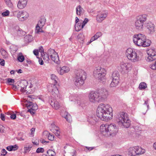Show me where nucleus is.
I'll use <instances>...</instances> for the list:
<instances>
[{
    "instance_id": "nucleus-57",
    "label": "nucleus",
    "mask_w": 156,
    "mask_h": 156,
    "mask_svg": "<svg viewBox=\"0 0 156 156\" xmlns=\"http://www.w3.org/2000/svg\"><path fill=\"white\" fill-rule=\"evenodd\" d=\"M33 53L34 55L37 56L38 55V52L37 51L34 50L33 51Z\"/></svg>"
},
{
    "instance_id": "nucleus-1",
    "label": "nucleus",
    "mask_w": 156,
    "mask_h": 156,
    "mask_svg": "<svg viewBox=\"0 0 156 156\" xmlns=\"http://www.w3.org/2000/svg\"><path fill=\"white\" fill-rule=\"evenodd\" d=\"M112 108L109 105L101 103L97 108L96 115L101 120L108 121L112 119Z\"/></svg>"
},
{
    "instance_id": "nucleus-32",
    "label": "nucleus",
    "mask_w": 156,
    "mask_h": 156,
    "mask_svg": "<svg viewBox=\"0 0 156 156\" xmlns=\"http://www.w3.org/2000/svg\"><path fill=\"white\" fill-rule=\"evenodd\" d=\"M6 115L10 116V118L12 119H15L16 118V115L14 113L12 112H8L6 113Z\"/></svg>"
},
{
    "instance_id": "nucleus-7",
    "label": "nucleus",
    "mask_w": 156,
    "mask_h": 156,
    "mask_svg": "<svg viewBox=\"0 0 156 156\" xmlns=\"http://www.w3.org/2000/svg\"><path fill=\"white\" fill-rule=\"evenodd\" d=\"M106 74L105 69L101 67L98 66L95 68L93 72V76L99 81H103L105 79Z\"/></svg>"
},
{
    "instance_id": "nucleus-8",
    "label": "nucleus",
    "mask_w": 156,
    "mask_h": 156,
    "mask_svg": "<svg viewBox=\"0 0 156 156\" xmlns=\"http://www.w3.org/2000/svg\"><path fill=\"white\" fill-rule=\"evenodd\" d=\"M125 55L127 58L132 62L139 60V56L137 55L136 50L133 48H128L126 51Z\"/></svg>"
},
{
    "instance_id": "nucleus-59",
    "label": "nucleus",
    "mask_w": 156,
    "mask_h": 156,
    "mask_svg": "<svg viewBox=\"0 0 156 156\" xmlns=\"http://www.w3.org/2000/svg\"><path fill=\"white\" fill-rule=\"evenodd\" d=\"M144 104V105H147V108H149V104H148V101L147 100V101H145Z\"/></svg>"
},
{
    "instance_id": "nucleus-33",
    "label": "nucleus",
    "mask_w": 156,
    "mask_h": 156,
    "mask_svg": "<svg viewBox=\"0 0 156 156\" xmlns=\"http://www.w3.org/2000/svg\"><path fill=\"white\" fill-rule=\"evenodd\" d=\"M75 27L76 30L77 31H79L83 28L82 27V25H81V23L75 24Z\"/></svg>"
},
{
    "instance_id": "nucleus-45",
    "label": "nucleus",
    "mask_w": 156,
    "mask_h": 156,
    "mask_svg": "<svg viewBox=\"0 0 156 156\" xmlns=\"http://www.w3.org/2000/svg\"><path fill=\"white\" fill-rule=\"evenodd\" d=\"M94 148V147H86L84 149V150L86 152H87V151H90L92 150H93Z\"/></svg>"
},
{
    "instance_id": "nucleus-37",
    "label": "nucleus",
    "mask_w": 156,
    "mask_h": 156,
    "mask_svg": "<svg viewBox=\"0 0 156 156\" xmlns=\"http://www.w3.org/2000/svg\"><path fill=\"white\" fill-rule=\"evenodd\" d=\"M147 87V84L144 82L141 83L139 84V88L140 90L144 89Z\"/></svg>"
},
{
    "instance_id": "nucleus-15",
    "label": "nucleus",
    "mask_w": 156,
    "mask_h": 156,
    "mask_svg": "<svg viewBox=\"0 0 156 156\" xmlns=\"http://www.w3.org/2000/svg\"><path fill=\"white\" fill-rule=\"evenodd\" d=\"M29 16L28 13L25 11L19 12L17 15V17L20 21H24L27 20Z\"/></svg>"
},
{
    "instance_id": "nucleus-41",
    "label": "nucleus",
    "mask_w": 156,
    "mask_h": 156,
    "mask_svg": "<svg viewBox=\"0 0 156 156\" xmlns=\"http://www.w3.org/2000/svg\"><path fill=\"white\" fill-rule=\"evenodd\" d=\"M4 1L8 7H12V4L10 0H4Z\"/></svg>"
},
{
    "instance_id": "nucleus-52",
    "label": "nucleus",
    "mask_w": 156,
    "mask_h": 156,
    "mask_svg": "<svg viewBox=\"0 0 156 156\" xmlns=\"http://www.w3.org/2000/svg\"><path fill=\"white\" fill-rule=\"evenodd\" d=\"M5 64V60L2 59L0 58V64L2 66H4Z\"/></svg>"
},
{
    "instance_id": "nucleus-64",
    "label": "nucleus",
    "mask_w": 156,
    "mask_h": 156,
    "mask_svg": "<svg viewBox=\"0 0 156 156\" xmlns=\"http://www.w3.org/2000/svg\"><path fill=\"white\" fill-rule=\"evenodd\" d=\"M153 147L154 149L156 150V142L154 144Z\"/></svg>"
},
{
    "instance_id": "nucleus-51",
    "label": "nucleus",
    "mask_w": 156,
    "mask_h": 156,
    "mask_svg": "<svg viewBox=\"0 0 156 156\" xmlns=\"http://www.w3.org/2000/svg\"><path fill=\"white\" fill-rule=\"evenodd\" d=\"M12 150L13 151H15L17 150L18 148V147L16 145H11Z\"/></svg>"
},
{
    "instance_id": "nucleus-50",
    "label": "nucleus",
    "mask_w": 156,
    "mask_h": 156,
    "mask_svg": "<svg viewBox=\"0 0 156 156\" xmlns=\"http://www.w3.org/2000/svg\"><path fill=\"white\" fill-rule=\"evenodd\" d=\"M7 152L5 149H2L1 151V156H5L7 154Z\"/></svg>"
},
{
    "instance_id": "nucleus-23",
    "label": "nucleus",
    "mask_w": 156,
    "mask_h": 156,
    "mask_svg": "<svg viewBox=\"0 0 156 156\" xmlns=\"http://www.w3.org/2000/svg\"><path fill=\"white\" fill-rule=\"evenodd\" d=\"M136 156H139L144 154L146 150L140 147L136 146Z\"/></svg>"
},
{
    "instance_id": "nucleus-21",
    "label": "nucleus",
    "mask_w": 156,
    "mask_h": 156,
    "mask_svg": "<svg viewBox=\"0 0 156 156\" xmlns=\"http://www.w3.org/2000/svg\"><path fill=\"white\" fill-rule=\"evenodd\" d=\"M69 71V68L67 66H63L61 68H59L57 69L58 73L61 75H62L64 73H68Z\"/></svg>"
},
{
    "instance_id": "nucleus-26",
    "label": "nucleus",
    "mask_w": 156,
    "mask_h": 156,
    "mask_svg": "<svg viewBox=\"0 0 156 156\" xmlns=\"http://www.w3.org/2000/svg\"><path fill=\"white\" fill-rule=\"evenodd\" d=\"M144 24H145V23L140 22L139 21L136 20L135 25L136 29L139 30H141L143 29Z\"/></svg>"
},
{
    "instance_id": "nucleus-34",
    "label": "nucleus",
    "mask_w": 156,
    "mask_h": 156,
    "mask_svg": "<svg viewBox=\"0 0 156 156\" xmlns=\"http://www.w3.org/2000/svg\"><path fill=\"white\" fill-rule=\"evenodd\" d=\"M64 114L65 115H66L65 118L66 120L69 122H71L72 121V117L71 115L67 112H65Z\"/></svg>"
},
{
    "instance_id": "nucleus-11",
    "label": "nucleus",
    "mask_w": 156,
    "mask_h": 156,
    "mask_svg": "<svg viewBox=\"0 0 156 156\" xmlns=\"http://www.w3.org/2000/svg\"><path fill=\"white\" fill-rule=\"evenodd\" d=\"M49 91L54 97L56 98H60V94L58 89L55 84H52L51 86L48 88Z\"/></svg>"
},
{
    "instance_id": "nucleus-60",
    "label": "nucleus",
    "mask_w": 156,
    "mask_h": 156,
    "mask_svg": "<svg viewBox=\"0 0 156 156\" xmlns=\"http://www.w3.org/2000/svg\"><path fill=\"white\" fill-rule=\"evenodd\" d=\"M10 85H12V84H10ZM12 88L14 90H16L17 89V86H16V85H12Z\"/></svg>"
},
{
    "instance_id": "nucleus-48",
    "label": "nucleus",
    "mask_w": 156,
    "mask_h": 156,
    "mask_svg": "<svg viewBox=\"0 0 156 156\" xmlns=\"http://www.w3.org/2000/svg\"><path fill=\"white\" fill-rule=\"evenodd\" d=\"M9 11L8 10H7L5 12H2V15L3 17L7 16L9 15Z\"/></svg>"
},
{
    "instance_id": "nucleus-53",
    "label": "nucleus",
    "mask_w": 156,
    "mask_h": 156,
    "mask_svg": "<svg viewBox=\"0 0 156 156\" xmlns=\"http://www.w3.org/2000/svg\"><path fill=\"white\" fill-rule=\"evenodd\" d=\"M0 118L2 121H4L5 120V116L4 114L1 113L0 114Z\"/></svg>"
},
{
    "instance_id": "nucleus-55",
    "label": "nucleus",
    "mask_w": 156,
    "mask_h": 156,
    "mask_svg": "<svg viewBox=\"0 0 156 156\" xmlns=\"http://www.w3.org/2000/svg\"><path fill=\"white\" fill-rule=\"evenodd\" d=\"M6 148L7 150L9 151H12L11 145L7 147Z\"/></svg>"
},
{
    "instance_id": "nucleus-28",
    "label": "nucleus",
    "mask_w": 156,
    "mask_h": 156,
    "mask_svg": "<svg viewBox=\"0 0 156 156\" xmlns=\"http://www.w3.org/2000/svg\"><path fill=\"white\" fill-rule=\"evenodd\" d=\"M119 72L117 71H115L113 72L112 74V80H119Z\"/></svg>"
},
{
    "instance_id": "nucleus-62",
    "label": "nucleus",
    "mask_w": 156,
    "mask_h": 156,
    "mask_svg": "<svg viewBox=\"0 0 156 156\" xmlns=\"http://www.w3.org/2000/svg\"><path fill=\"white\" fill-rule=\"evenodd\" d=\"M79 21V19L78 18L76 17L75 18V24L78 23V22Z\"/></svg>"
},
{
    "instance_id": "nucleus-16",
    "label": "nucleus",
    "mask_w": 156,
    "mask_h": 156,
    "mask_svg": "<svg viewBox=\"0 0 156 156\" xmlns=\"http://www.w3.org/2000/svg\"><path fill=\"white\" fill-rule=\"evenodd\" d=\"M107 16V12L105 11H102L99 12L97 16L96 19L98 22L101 23L106 18Z\"/></svg>"
},
{
    "instance_id": "nucleus-31",
    "label": "nucleus",
    "mask_w": 156,
    "mask_h": 156,
    "mask_svg": "<svg viewBox=\"0 0 156 156\" xmlns=\"http://www.w3.org/2000/svg\"><path fill=\"white\" fill-rule=\"evenodd\" d=\"M119 83V81L112 80V81L110 84V86L111 87H115L118 85Z\"/></svg>"
},
{
    "instance_id": "nucleus-43",
    "label": "nucleus",
    "mask_w": 156,
    "mask_h": 156,
    "mask_svg": "<svg viewBox=\"0 0 156 156\" xmlns=\"http://www.w3.org/2000/svg\"><path fill=\"white\" fill-rule=\"evenodd\" d=\"M77 104L79 106L82 107L84 105V102L81 100H78L77 101Z\"/></svg>"
},
{
    "instance_id": "nucleus-35",
    "label": "nucleus",
    "mask_w": 156,
    "mask_h": 156,
    "mask_svg": "<svg viewBox=\"0 0 156 156\" xmlns=\"http://www.w3.org/2000/svg\"><path fill=\"white\" fill-rule=\"evenodd\" d=\"M25 40L28 42H31L33 39L32 36L30 35H27L25 37Z\"/></svg>"
},
{
    "instance_id": "nucleus-10",
    "label": "nucleus",
    "mask_w": 156,
    "mask_h": 156,
    "mask_svg": "<svg viewBox=\"0 0 156 156\" xmlns=\"http://www.w3.org/2000/svg\"><path fill=\"white\" fill-rule=\"evenodd\" d=\"M48 53L53 61L58 64L60 63V61L59 60L58 54L54 49H49L48 50Z\"/></svg>"
},
{
    "instance_id": "nucleus-13",
    "label": "nucleus",
    "mask_w": 156,
    "mask_h": 156,
    "mask_svg": "<svg viewBox=\"0 0 156 156\" xmlns=\"http://www.w3.org/2000/svg\"><path fill=\"white\" fill-rule=\"evenodd\" d=\"M26 105L28 109L27 111L30 112L31 114H34L35 113V111L38 109L37 105L31 102H28L26 104Z\"/></svg>"
},
{
    "instance_id": "nucleus-39",
    "label": "nucleus",
    "mask_w": 156,
    "mask_h": 156,
    "mask_svg": "<svg viewBox=\"0 0 156 156\" xmlns=\"http://www.w3.org/2000/svg\"><path fill=\"white\" fill-rule=\"evenodd\" d=\"M48 156H55V152L52 150L49 149L47 151Z\"/></svg>"
},
{
    "instance_id": "nucleus-38",
    "label": "nucleus",
    "mask_w": 156,
    "mask_h": 156,
    "mask_svg": "<svg viewBox=\"0 0 156 156\" xmlns=\"http://www.w3.org/2000/svg\"><path fill=\"white\" fill-rule=\"evenodd\" d=\"M1 55L3 58H6L8 57V54L4 50H3L1 51Z\"/></svg>"
},
{
    "instance_id": "nucleus-42",
    "label": "nucleus",
    "mask_w": 156,
    "mask_h": 156,
    "mask_svg": "<svg viewBox=\"0 0 156 156\" xmlns=\"http://www.w3.org/2000/svg\"><path fill=\"white\" fill-rule=\"evenodd\" d=\"M149 67L153 70H156V61L154 63L150 65Z\"/></svg>"
},
{
    "instance_id": "nucleus-56",
    "label": "nucleus",
    "mask_w": 156,
    "mask_h": 156,
    "mask_svg": "<svg viewBox=\"0 0 156 156\" xmlns=\"http://www.w3.org/2000/svg\"><path fill=\"white\" fill-rule=\"evenodd\" d=\"M39 64L41 65H43L44 64V62L42 59H39Z\"/></svg>"
},
{
    "instance_id": "nucleus-46",
    "label": "nucleus",
    "mask_w": 156,
    "mask_h": 156,
    "mask_svg": "<svg viewBox=\"0 0 156 156\" xmlns=\"http://www.w3.org/2000/svg\"><path fill=\"white\" fill-rule=\"evenodd\" d=\"M48 139L51 141H52L54 139V135L53 134H51L50 133H49L48 135Z\"/></svg>"
},
{
    "instance_id": "nucleus-22",
    "label": "nucleus",
    "mask_w": 156,
    "mask_h": 156,
    "mask_svg": "<svg viewBox=\"0 0 156 156\" xmlns=\"http://www.w3.org/2000/svg\"><path fill=\"white\" fill-rule=\"evenodd\" d=\"M128 154L131 156H136V146L130 147L128 150Z\"/></svg>"
},
{
    "instance_id": "nucleus-14",
    "label": "nucleus",
    "mask_w": 156,
    "mask_h": 156,
    "mask_svg": "<svg viewBox=\"0 0 156 156\" xmlns=\"http://www.w3.org/2000/svg\"><path fill=\"white\" fill-rule=\"evenodd\" d=\"M46 22V20L44 18L41 19L38 21L36 27V30L35 32L36 34H38L39 32H44L43 30H41V28L44 26Z\"/></svg>"
},
{
    "instance_id": "nucleus-2",
    "label": "nucleus",
    "mask_w": 156,
    "mask_h": 156,
    "mask_svg": "<svg viewBox=\"0 0 156 156\" xmlns=\"http://www.w3.org/2000/svg\"><path fill=\"white\" fill-rule=\"evenodd\" d=\"M108 95V91L105 89L101 88L96 91H91L89 94L88 98L90 102L100 103L105 101Z\"/></svg>"
},
{
    "instance_id": "nucleus-47",
    "label": "nucleus",
    "mask_w": 156,
    "mask_h": 156,
    "mask_svg": "<svg viewBox=\"0 0 156 156\" xmlns=\"http://www.w3.org/2000/svg\"><path fill=\"white\" fill-rule=\"evenodd\" d=\"M88 20L87 18H85L84 19V20L83 21L82 23V27H84V26L85 25L87 24V23L88 22Z\"/></svg>"
},
{
    "instance_id": "nucleus-12",
    "label": "nucleus",
    "mask_w": 156,
    "mask_h": 156,
    "mask_svg": "<svg viewBox=\"0 0 156 156\" xmlns=\"http://www.w3.org/2000/svg\"><path fill=\"white\" fill-rule=\"evenodd\" d=\"M148 55L146 59L147 61L152 62L156 59V51L155 49H150L147 51Z\"/></svg>"
},
{
    "instance_id": "nucleus-29",
    "label": "nucleus",
    "mask_w": 156,
    "mask_h": 156,
    "mask_svg": "<svg viewBox=\"0 0 156 156\" xmlns=\"http://www.w3.org/2000/svg\"><path fill=\"white\" fill-rule=\"evenodd\" d=\"M51 105L55 109H58L60 106V104L57 101H51Z\"/></svg>"
},
{
    "instance_id": "nucleus-19",
    "label": "nucleus",
    "mask_w": 156,
    "mask_h": 156,
    "mask_svg": "<svg viewBox=\"0 0 156 156\" xmlns=\"http://www.w3.org/2000/svg\"><path fill=\"white\" fill-rule=\"evenodd\" d=\"M28 0H19L17 5V7L20 9H22L27 6Z\"/></svg>"
},
{
    "instance_id": "nucleus-30",
    "label": "nucleus",
    "mask_w": 156,
    "mask_h": 156,
    "mask_svg": "<svg viewBox=\"0 0 156 156\" xmlns=\"http://www.w3.org/2000/svg\"><path fill=\"white\" fill-rule=\"evenodd\" d=\"M32 147V145H26L24 147V153L26 154L29 152L30 150V149Z\"/></svg>"
},
{
    "instance_id": "nucleus-36",
    "label": "nucleus",
    "mask_w": 156,
    "mask_h": 156,
    "mask_svg": "<svg viewBox=\"0 0 156 156\" xmlns=\"http://www.w3.org/2000/svg\"><path fill=\"white\" fill-rule=\"evenodd\" d=\"M43 54H44V55H43V54H42V57L44 60H45L47 61H48L49 59V55L48 53H43Z\"/></svg>"
},
{
    "instance_id": "nucleus-25",
    "label": "nucleus",
    "mask_w": 156,
    "mask_h": 156,
    "mask_svg": "<svg viewBox=\"0 0 156 156\" xmlns=\"http://www.w3.org/2000/svg\"><path fill=\"white\" fill-rule=\"evenodd\" d=\"M52 128L50 129L51 131L57 136H59L60 134V131L59 130V128L55 126L54 125H51Z\"/></svg>"
},
{
    "instance_id": "nucleus-27",
    "label": "nucleus",
    "mask_w": 156,
    "mask_h": 156,
    "mask_svg": "<svg viewBox=\"0 0 156 156\" xmlns=\"http://www.w3.org/2000/svg\"><path fill=\"white\" fill-rule=\"evenodd\" d=\"M102 35V34L101 32H97L94 35L93 37H91L89 44L90 43H91L93 41L97 40L98 38L101 36Z\"/></svg>"
},
{
    "instance_id": "nucleus-40",
    "label": "nucleus",
    "mask_w": 156,
    "mask_h": 156,
    "mask_svg": "<svg viewBox=\"0 0 156 156\" xmlns=\"http://www.w3.org/2000/svg\"><path fill=\"white\" fill-rule=\"evenodd\" d=\"M51 80L54 81V84H55L57 83V80H58V78L54 74H52L51 75Z\"/></svg>"
},
{
    "instance_id": "nucleus-6",
    "label": "nucleus",
    "mask_w": 156,
    "mask_h": 156,
    "mask_svg": "<svg viewBox=\"0 0 156 156\" xmlns=\"http://www.w3.org/2000/svg\"><path fill=\"white\" fill-rule=\"evenodd\" d=\"M86 78V73L84 71L79 69L77 71L75 78L74 84L77 87L83 85Z\"/></svg>"
},
{
    "instance_id": "nucleus-17",
    "label": "nucleus",
    "mask_w": 156,
    "mask_h": 156,
    "mask_svg": "<svg viewBox=\"0 0 156 156\" xmlns=\"http://www.w3.org/2000/svg\"><path fill=\"white\" fill-rule=\"evenodd\" d=\"M27 85V82L25 80H21L18 84V86L19 88H20V91L23 92H25L27 91L26 90Z\"/></svg>"
},
{
    "instance_id": "nucleus-58",
    "label": "nucleus",
    "mask_w": 156,
    "mask_h": 156,
    "mask_svg": "<svg viewBox=\"0 0 156 156\" xmlns=\"http://www.w3.org/2000/svg\"><path fill=\"white\" fill-rule=\"evenodd\" d=\"M72 156H75L76 154V151L75 150H73V152L72 153Z\"/></svg>"
},
{
    "instance_id": "nucleus-61",
    "label": "nucleus",
    "mask_w": 156,
    "mask_h": 156,
    "mask_svg": "<svg viewBox=\"0 0 156 156\" xmlns=\"http://www.w3.org/2000/svg\"><path fill=\"white\" fill-rule=\"evenodd\" d=\"M31 134L32 135L34 133V132L35 131V129L34 128H32L31 129Z\"/></svg>"
},
{
    "instance_id": "nucleus-24",
    "label": "nucleus",
    "mask_w": 156,
    "mask_h": 156,
    "mask_svg": "<svg viewBox=\"0 0 156 156\" xmlns=\"http://www.w3.org/2000/svg\"><path fill=\"white\" fill-rule=\"evenodd\" d=\"M76 14L78 16H81L83 14L84 10L81 5H79L76 8Z\"/></svg>"
},
{
    "instance_id": "nucleus-3",
    "label": "nucleus",
    "mask_w": 156,
    "mask_h": 156,
    "mask_svg": "<svg viewBox=\"0 0 156 156\" xmlns=\"http://www.w3.org/2000/svg\"><path fill=\"white\" fill-rule=\"evenodd\" d=\"M133 41L136 46L143 47L150 46L151 43L150 40L146 39L144 34H141L134 35L133 37Z\"/></svg>"
},
{
    "instance_id": "nucleus-49",
    "label": "nucleus",
    "mask_w": 156,
    "mask_h": 156,
    "mask_svg": "<svg viewBox=\"0 0 156 156\" xmlns=\"http://www.w3.org/2000/svg\"><path fill=\"white\" fill-rule=\"evenodd\" d=\"M44 151V149L43 148H38L36 150L37 153H43Z\"/></svg>"
},
{
    "instance_id": "nucleus-54",
    "label": "nucleus",
    "mask_w": 156,
    "mask_h": 156,
    "mask_svg": "<svg viewBox=\"0 0 156 156\" xmlns=\"http://www.w3.org/2000/svg\"><path fill=\"white\" fill-rule=\"evenodd\" d=\"M7 80L8 83H14L15 82L14 80L10 78H8Z\"/></svg>"
},
{
    "instance_id": "nucleus-4",
    "label": "nucleus",
    "mask_w": 156,
    "mask_h": 156,
    "mask_svg": "<svg viewBox=\"0 0 156 156\" xmlns=\"http://www.w3.org/2000/svg\"><path fill=\"white\" fill-rule=\"evenodd\" d=\"M115 120L119 126L124 128H128L130 125V121L126 113L122 112L118 113L116 116Z\"/></svg>"
},
{
    "instance_id": "nucleus-5",
    "label": "nucleus",
    "mask_w": 156,
    "mask_h": 156,
    "mask_svg": "<svg viewBox=\"0 0 156 156\" xmlns=\"http://www.w3.org/2000/svg\"><path fill=\"white\" fill-rule=\"evenodd\" d=\"M117 131V128L115 124H111L110 125L102 124L100 126L101 133L106 136H108L115 134Z\"/></svg>"
},
{
    "instance_id": "nucleus-18",
    "label": "nucleus",
    "mask_w": 156,
    "mask_h": 156,
    "mask_svg": "<svg viewBox=\"0 0 156 156\" xmlns=\"http://www.w3.org/2000/svg\"><path fill=\"white\" fill-rule=\"evenodd\" d=\"M145 26L148 29L150 34H153L155 31V27L154 25L151 22H149L145 23Z\"/></svg>"
},
{
    "instance_id": "nucleus-63",
    "label": "nucleus",
    "mask_w": 156,
    "mask_h": 156,
    "mask_svg": "<svg viewBox=\"0 0 156 156\" xmlns=\"http://www.w3.org/2000/svg\"><path fill=\"white\" fill-rule=\"evenodd\" d=\"M17 72L18 73H22V71L21 69H19L17 70Z\"/></svg>"
},
{
    "instance_id": "nucleus-44",
    "label": "nucleus",
    "mask_w": 156,
    "mask_h": 156,
    "mask_svg": "<svg viewBox=\"0 0 156 156\" xmlns=\"http://www.w3.org/2000/svg\"><path fill=\"white\" fill-rule=\"evenodd\" d=\"M17 59L19 62H22L24 61V57L23 55H22L18 56Z\"/></svg>"
},
{
    "instance_id": "nucleus-9",
    "label": "nucleus",
    "mask_w": 156,
    "mask_h": 156,
    "mask_svg": "<svg viewBox=\"0 0 156 156\" xmlns=\"http://www.w3.org/2000/svg\"><path fill=\"white\" fill-rule=\"evenodd\" d=\"M132 66V64L130 63H125L122 62L120 64L119 70L122 72L127 73L131 70Z\"/></svg>"
},
{
    "instance_id": "nucleus-20",
    "label": "nucleus",
    "mask_w": 156,
    "mask_h": 156,
    "mask_svg": "<svg viewBox=\"0 0 156 156\" xmlns=\"http://www.w3.org/2000/svg\"><path fill=\"white\" fill-rule=\"evenodd\" d=\"M147 15L145 14H143L139 15L136 17V20L140 22H142L144 23H146L145 22L147 20Z\"/></svg>"
}]
</instances>
